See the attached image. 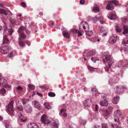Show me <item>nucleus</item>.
Returning a JSON list of instances; mask_svg holds the SVG:
<instances>
[{"mask_svg": "<svg viewBox=\"0 0 128 128\" xmlns=\"http://www.w3.org/2000/svg\"><path fill=\"white\" fill-rule=\"evenodd\" d=\"M83 28L86 32V34L88 36H91L92 34V32L90 30L88 31L89 29V26L88 24L86 22L84 21L82 22L79 27L80 30L82 32V28Z\"/></svg>", "mask_w": 128, "mask_h": 128, "instance_id": "obj_1", "label": "nucleus"}, {"mask_svg": "<svg viewBox=\"0 0 128 128\" xmlns=\"http://www.w3.org/2000/svg\"><path fill=\"white\" fill-rule=\"evenodd\" d=\"M96 53V51L94 50L90 51L86 50L84 51L83 54V58L86 61L88 60L90 56L94 55Z\"/></svg>", "mask_w": 128, "mask_h": 128, "instance_id": "obj_2", "label": "nucleus"}, {"mask_svg": "<svg viewBox=\"0 0 128 128\" xmlns=\"http://www.w3.org/2000/svg\"><path fill=\"white\" fill-rule=\"evenodd\" d=\"M24 31H25L26 33L28 34H30V30L27 29H26L23 26H20L18 31L21 38H23V39L26 38V36L24 32Z\"/></svg>", "mask_w": 128, "mask_h": 128, "instance_id": "obj_3", "label": "nucleus"}, {"mask_svg": "<svg viewBox=\"0 0 128 128\" xmlns=\"http://www.w3.org/2000/svg\"><path fill=\"white\" fill-rule=\"evenodd\" d=\"M14 102L11 101L8 104L7 108V111L8 113L10 116H12L14 114V110L13 104Z\"/></svg>", "mask_w": 128, "mask_h": 128, "instance_id": "obj_4", "label": "nucleus"}, {"mask_svg": "<svg viewBox=\"0 0 128 128\" xmlns=\"http://www.w3.org/2000/svg\"><path fill=\"white\" fill-rule=\"evenodd\" d=\"M118 37L116 34H113L112 35L110 38L109 42L110 44H113L116 42Z\"/></svg>", "mask_w": 128, "mask_h": 128, "instance_id": "obj_5", "label": "nucleus"}, {"mask_svg": "<svg viewBox=\"0 0 128 128\" xmlns=\"http://www.w3.org/2000/svg\"><path fill=\"white\" fill-rule=\"evenodd\" d=\"M41 122L45 124H48L50 122L49 119L46 117L45 114H43L41 118Z\"/></svg>", "mask_w": 128, "mask_h": 128, "instance_id": "obj_6", "label": "nucleus"}, {"mask_svg": "<svg viewBox=\"0 0 128 128\" xmlns=\"http://www.w3.org/2000/svg\"><path fill=\"white\" fill-rule=\"evenodd\" d=\"M10 47L7 46H4L1 48V52L3 54H6L10 50Z\"/></svg>", "mask_w": 128, "mask_h": 128, "instance_id": "obj_7", "label": "nucleus"}, {"mask_svg": "<svg viewBox=\"0 0 128 128\" xmlns=\"http://www.w3.org/2000/svg\"><path fill=\"white\" fill-rule=\"evenodd\" d=\"M126 88H127L126 87H122L121 86H118L116 87V92L118 93H120L122 92L124 90V89H126Z\"/></svg>", "mask_w": 128, "mask_h": 128, "instance_id": "obj_8", "label": "nucleus"}, {"mask_svg": "<svg viewBox=\"0 0 128 128\" xmlns=\"http://www.w3.org/2000/svg\"><path fill=\"white\" fill-rule=\"evenodd\" d=\"M101 112L102 115L104 116H106L108 115L110 112L108 110L103 109L101 111Z\"/></svg>", "mask_w": 128, "mask_h": 128, "instance_id": "obj_9", "label": "nucleus"}, {"mask_svg": "<svg viewBox=\"0 0 128 128\" xmlns=\"http://www.w3.org/2000/svg\"><path fill=\"white\" fill-rule=\"evenodd\" d=\"M115 117L116 118L118 119L120 118L122 115V112L121 111L119 110H117L114 113Z\"/></svg>", "mask_w": 128, "mask_h": 128, "instance_id": "obj_10", "label": "nucleus"}, {"mask_svg": "<svg viewBox=\"0 0 128 128\" xmlns=\"http://www.w3.org/2000/svg\"><path fill=\"white\" fill-rule=\"evenodd\" d=\"M108 18L111 20H114L116 18V15L115 13H112L108 15Z\"/></svg>", "mask_w": 128, "mask_h": 128, "instance_id": "obj_11", "label": "nucleus"}, {"mask_svg": "<svg viewBox=\"0 0 128 128\" xmlns=\"http://www.w3.org/2000/svg\"><path fill=\"white\" fill-rule=\"evenodd\" d=\"M33 103L34 104V107L36 108L39 110H40L41 109V106L38 102L36 101H34L33 102Z\"/></svg>", "mask_w": 128, "mask_h": 128, "instance_id": "obj_12", "label": "nucleus"}, {"mask_svg": "<svg viewBox=\"0 0 128 128\" xmlns=\"http://www.w3.org/2000/svg\"><path fill=\"white\" fill-rule=\"evenodd\" d=\"M60 115L62 116L64 118L66 117L67 115L66 110L64 109L61 110L60 113Z\"/></svg>", "mask_w": 128, "mask_h": 128, "instance_id": "obj_13", "label": "nucleus"}, {"mask_svg": "<svg viewBox=\"0 0 128 128\" xmlns=\"http://www.w3.org/2000/svg\"><path fill=\"white\" fill-rule=\"evenodd\" d=\"M28 128H38V126L36 124L31 123L28 125Z\"/></svg>", "mask_w": 128, "mask_h": 128, "instance_id": "obj_14", "label": "nucleus"}, {"mask_svg": "<svg viewBox=\"0 0 128 128\" xmlns=\"http://www.w3.org/2000/svg\"><path fill=\"white\" fill-rule=\"evenodd\" d=\"M22 39H23L21 38L20 36V37L18 38L19 45L20 46L22 47H24L25 45V43L22 41L21 40Z\"/></svg>", "mask_w": 128, "mask_h": 128, "instance_id": "obj_15", "label": "nucleus"}, {"mask_svg": "<svg viewBox=\"0 0 128 128\" xmlns=\"http://www.w3.org/2000/svg\"><path fill=\"white\" fill-rule=\"evenodd\" d=\"M119 97L118 96H114L112 100L113 103L114 104H117L119 101Z\"/></svg>", "mask_w": 128, "mask_h": 128, "instance_id": "obj_16", "label": "nucleus"}, {"mask_svg": "<svg viewBox=\"0 0 128 128\" xmlns=\"http://www.w3.org/2000/svg\"><path fill=\"white\" fill-rule=\"evenodd\" d=\"M109 3V4H107L106 7V8L107 10H112L114 8V7L113 6V4H112L110 3V2Z\"/></svg>", "mask_w": 128, "mask_h": 128, "instance_id": "obj_17", "label": "nucleus"}, {"mask_svg": "<svg viewBox=\"0 0 128 128\" xmlns=\"http://www.w3.org/2000/svg\"><path fill=\"white\" fill-rule=\"evenodd\" d=\"M18 117L19 118L21 122H24L27 119L26 117L22 116V114H20L18 115Z\"/></svg>", "mask_w": 128, "mask_h": 128, "instance_id": "obj_18", "label": "nucleus"}, {"mask_svg": "<svg viewBox=\"0 0 128 128\" xmlns=\"http://www.w3.org/2000/svg\"><path fill=\"white\" fill-rule=\"evenodd\" d=\"M26 111L28 112H30L32 111V107L29 105L25 107Z\"/></svg>", "mask_w": 128, "mask_h": 128, "instance_id": "obj_19", "label": "nucleus"}, {"mask_svg": "<svg viewBox=\"0 0 128 128\" xmlns=\"http://www.w3.org/2000/svg\"><path fill=\"white\" fill-rule=\"evenodd\" d=\"M124 61L121 60L120 61L118 62L116 66H117L120 68L123 67L125 65L124 64Z\"/></svg>", "mask_w": 128, "mask_h": 128, "instance_id": "obj_20", "label": "nucleus"}, {"mask_svg": "<svg viewBox=\"0 0 128 128\" xmlns=\"http://www.w3.org/2000/svg\"><path fill=\"white\" fill-rule=\"evenodd\" d=\"M122 52H124V53L128 54V46H125L124 48H123L121 50Z\"/></svg>", "mask_w": 128, "mask_h": 128, "instance_id": "obj_21", "label": "nucleus"}, {"mask_svg": "<svg viewBox=\"0 0 128 128\" xmlns=\"http://www.w3.org/2000/svg\"><path fill=\"white\" fill-rule=\"evenodd\" d=\"M105 57L106 62L105 60H103V62L104 64L106 62L110 61L111 58V56L110 55H106L105 56Z\"/></svg>", "mask_w": 128, "mask_h": 128, "instance_id": "obj_22", "label": "nucleus"}, {"mask_svg": "<svg viewBox=\"0 0 128 128\" xmlns=\"http://www.w3.org/2000/svg\"><path fill=\"white\" fill-rule=\"evenodd\" d=\"M90 100L89 99H87L84 102V106L87 107L90 105Z\"/></svg>", "mask_w": 128, "mask_h": 128, "instance_id": "obj_23", "label": "nucleus"}, {"mask_svg": "<svg viewBox=\"0 0 128 128\" xmlns=\"http://www.w3.org/2000/svg\"><path fill=\"white\" fill-rule=\"evenodd\" d=\"M108 104V102L106 100L100 101V105L102 106H107Z\"/></svg>", "mask_w": 128, "mask_h": 128, "instance_id": "obj_24", "label": "nucleus"}, {"mask_svg": "<svg viewBox=\"0 0 128 128\" xmlns=\"http://www.w3.org/2000/svg\"><path fill=\"white\" fill-rule=\"evenodd\" d=\"M0 86H4V87L7 88L8 89V90H10L11 89V87L10 86L8 85L7 84H5L4 85L1 82L0 83Z\"/></svg>", "mask_w": 128, "mask_h": 128, "instance_id": "obj_25", "label": "nucleus"}, {"mask_svg": "<svg viewBox=\"0 0 128 128\" xmlns=\"http://www.w3.org/2000/svg\"><path fill=\"white\" fill-rule=\"evenodd\" d=\"M90 40L93 42H95L97 41L99 42L100 40L97 36H95L94 37L90 39Z\"/></svg>", "mask_w": 128, "mask_h": 128, "instance_id": "obj_26", "label": "nucleus"}, {"mask_svg": "<svg viewBox=\"0 0 128 128\" xmlns=\"http://www.w3.org/2000/svg\"><path fill=\"white\" fill-rule=\"evenodd\" d=\"M124 31L122 32V34H126L128 33V27L125 25L124 26Z\"/></svg>", "mask_w": 128, "mask_h": 128, "instance_id": "obj_27", "label": "nucleus"}, {"mask_svg": "<svg viewBox=\"0 0 128 128\" xmlns=\"http://www.w3.org/2000/svg\"><path fill=\"white\" fill-rule=\"evenodd\" d=\"M92 94L95 96H97L98 94V92L96 89L95 88H92Z\"/></svg>", "mask_w": 128, "mask_h": 128, "instance_id": "obj_28", "label": "nucleus"}, {"mask_svg": "<svg viewBox=\"0 0 128 128\" xmlns=\"http://www.w3.org/2000/svg\"><path fill=\"white\" fill-rule=\"evenodd\" d=\"M109 84L112 87L115 85V83L114 81V80L112 79H110L109 81Z\"/></svg>", "mask_w": 128, "mask_h": 128, "instance_id": "obj_29", "label": "nucleus"}, {"mask_svg": "<svg viewBox=\"0 0 128 128\" xmlns=\"http://www.w3.org/2000/svg\"><path fill=\"white\" fill-rule=\"evenodd\" d=\"M63 34L64 36L67 38H70V36L68 32L66 31L63 32Z\"/></svg>", "mask_w": 128, "mask_h": 128, "instance_id": "obj_30", "label": "nucleus"}, {"mask_svg": "<svg viewBox=\"0 0 128 128\" xmlns=\"http://www.w3.org/2000/svg\"><path fill=\"white\" fill-rule=\"evenodd\" d=\"M17 110H22L23 109V107L20 104H17Z\"/></svg>", "mask_w": 128, "mask_h": 128, "instance_id": "obj_31", "label": "nucleus"}, {"mask_svg": "<svg viewBox=\"0 0 128 128\" xmlns=\"http://www.w3.org/2000/svg\"><path fill=\"white\" fill-rule=\"evenodd\" d=\"M8 42L9 40L7 38L6 36H4L3 37V44L8 43Z\"/></svg>", "mask_w": 128, "mask_h": 128, "instance_id": "obj_32", "label": "nucleus"}, {"mask_svg": "<svg viewBox=\"0 0 128 128\" xmlns=\"http://www.w3.org/2000/svg\"><path fill=\"white\" fill-rule=\"evenodd\" d=\"M3 123L5 124V126L6 128H11L10 125H9V122L6 120H4Z\"/></svg>", "mask_w": 128, "mask_h": 128, "instance_id": "obj_33", "label": "nucleus"}, {"mask_svg": "<svg viewBox=\"0 0 128 128\" xmlns=\"http://www.w3.org/2000/svg\"><path fill=\"white\" fill-rule=\"evenodd\" d=\"M119 124V123L118 122H117L116 124H112L111 125L112 127L113 128H122L118 126Z\"/></svg>", "mask_w": 128, "mask_h": 128, "instance_id": "obj_34", "label": "nucleus"}, {"mask_svg": "<svg viewBox=\"0 0 128 128\" xmlns=\"http://www.w3.org/2000/svg\"><path fill=\"white\" fill-rule=\"evenodd\" d=\"M44 105L45 108L48 110L51 108V107L50 105L49 102H46L44 104Z\"/></svg>", "mask_w": 128, "mask_h": 128, "instance_id": "obj_35", "label": "nucleus"}, {"mask_svg": "<svg viewBox=\"0 0 128 128\" xmlns=\"http://www.w3.org/2000/svg\"><path fill=\"white\" fill-rule=\"evenodd\" d=\"M115 30L116 32H120L122 31V29L117 24L116 26Z\"/></svg>", "mask_w": 128, "mask_h": 128, "instance_id": "obj_36", "label": "nucleus"}, {"mask_svg": "<svg viewBox=\"0 0 128 128\" xmlns=\"http://www.w3.org/2000/svg\"><path fill=\"white\" fill-rule=\"evenodd\" d=\"M122 43L123 44L128 43V36H126V38L122 41Z\"/></svg>", "mask_w": 128, "mask_h": 128, "instance_id": "obj_37", "label": "nucleus"}, {"mask_svg": "<svg viewBox=\"0 0 128 128\" xmlns=\"http://www.w3.org/2000/svg\"><path fill=\"white\" fill-rule=\"evenodd\" d=\"M0 92L2 95L4 96L6 93V90L4 88H2L0 90Z\"/></svg>", "mask_w": 128, "mask_h": 128, "instance_id": "obj_38", "label": "nucleus"}, {"mask_svg": "<svg viewBox=\"0 0 128 128\" xmlns=\"http://www.w3.org/2000/svg\"><path fill=\"white\" fill-rule=\"evenodd\" d=\"M99 10V8L98 7L95 6L92 9V11L95 12H98Z\"/></svg>", "mask_w": 128, "mask_h": 128, "instance_id": "obj_39", "label": "nucleus"}, {"mask_svg": "<svg viewBox=\"0 0 128 128\" xmlns=\"http://www.w3.org/2000/svg\"><path fill=\"white\" fill-rule=\"evenodd\" d=\"M28 86L29 88L31 90H33L35 88L34 86L32 84H29L28 85Z\"/></svg>", "mask_w": 128, "mask_h": 128, "instance_id": "obj_40", "label": "nucleus"}, {"mask_svg": "<svg viewBox=\"0 0 128 128\" xmlns=\"http://www.w3.org/2000/svg\"><path fill=\"white\" fill-rule=\"evenodd\" d=\"M79 121L80 123L82 124H85L86 123V121L84 120H82L80 118Z\"/></svg>", "mask_w": 128, "mask_h": 128, "instance_id": "obj_41", "label": "nucleus"}, {"mask_svg": "<svg viewBox=\"0 0 128 128\" xmlns=\"http://www.w3.org/2000/svg\"><path fill=\"white\" fill-rule=\"evenodd\" d=\"M102 128H109L108 125L105 123H102L101 124Z\"/></svg>", "mask_w": 128, "mask_h": 128, "instance_id": "obj_42", "label": "nucleus"}, {"mask_svg": "<svg viewBox=\"0 0 128 128\" xmlns=\"http://www.w3.org/2000/svg\"><path fill=\"white\" fill-rule=\"evenodd\" d=\"M121 19L122 21L124 23L126 22L128 20L127 18L125 17L121 18Z\"/></svg>", "mask_w": 128, "mask_h": 128, "instance_id": "obj_43", "label": "nucleus"}, {"mask_svg": "<svg viewBox=\"0 0 128 128\" xmlns=\"http://www.w3.org/2000/svg\"><path fill=\"white\" fill-rule=\"evenodd\" d=\"M110 2L112 3V4H113L116 6H117L118 5V2L117 1H116V0L111 1L109 2V3H110Z\"/></svg>", "mask_w": 128, "mask_h": 128, "instance_id": "obj_44", "label": "nucleus"}, {"mask_svg": "<svg viewBox=\"0 0 128 128\" xmlns=\"http://www.w3.org/2000/svg\"><path fill=\"white\" fill-rule=\"evenodd\" d=\"M55 94L53 92H50L48 93V95L51 97H54L55 96Z\"/></svg>", "mask_w": 128, "mask_h": 128, "instance_id": "obj_45", "label": "nucleus"}, {"mask_svg": "<svg viewBox=\"0 0 128 128\" xmlns=\"http://www.w3.org/2000/svg\"><path fill=\"white\" fill-rule=\"evenodd\" d=\"M100 15L101 17L100 19V21L101 24H103L105 23V22L104 20H102L103 18L101 14H100Z\"/></svg>", "mask_w": 128, "mask_h": 128, "instance_id": "obj_46", "label": "nucleus"}, {"mask_svg": "<svg viewBox=\"0 0 128 128\" xmlns=\"http://www.w3.org/2000/svg\"><path fill=\"white\" fill-rule=\"evenodd\" d=\"M88 68L89 70L91 71H92L94 70L96 68H93L90 66H88Z\"/></svg>", "mask_w": 128, "mask_h": 128, "instance_id": "obj_47", "label": "nucleus"}, {"mask_svg": "<svg viewBox=\"0 0 128 128\" xmlns=\"http://www.w3.org/2000/svg\"><path fill=\"white\" fill-rule=\"evenodd\" d=\"M28 100L27 99H24L22 100V103L24 105L26 104L28 102Z\"/></svg>", "mask_w": 128, "mask_h": 128, "instance_id": "obj_48", "label": "nucleus"}, {"mask_svg": "<svg viewBox=\"0 0 128 128\" xmlns=\"http://www.w3.org/2000/svg\"><path fill=\"white\" fill-rule=\"evenodd\" d=\"M59 124L58 123L54 122L53 124V125L55 127H56V128H58V126Z\"/></svg>", "mask_w": 128, "mask_h": 128, "instance_id": "obj_49", "label": "nucleus"}, {"mask_svg": "<svg viewBox=\"0 0 128 128\" xmlns=\"http://www.w3.org/2000/svg\"><path fill=\"white\" fill-rule=\"evenodd\" d=\"M99 30L100 32H104V28L100 27L99 28Z\"/></svg>", "mask_w": 128, "mask_h": 128, "instance_id": "obj_50", "label": "nucleus"}, {"mask_svg": "<svg viewBox=\"0 0 128 128\" xmlns=\"http://www.w3.org/2000/svg\"><path fill=\"white\" fill-rule=\"evenodd\" d=\"M8 33L10 35H11L13 32V30L12 28H10L8 30Z\"/></svg>", "mask_w": 128, "mask_h": 128, "instance_id": "obj_51", "label": "nucleus"}, {"mask_svg": "<svg viewBox=\"0 0 128 128\" xmlns=\"http://www.w3.org/2000/svg\"><path fill=\"white\" fill-rule=\"evenodd\" d=\"M124 64L125 65L124 66H128V60H126L125 61L124 63Z\"/></svg>", "mask_w": 128, "mask_h": 128, "instance_id": "obj_52", "label": "nucleus"}, {"mask_svg": "<svg viewBox=\"0 0 128 128\" xmlns=\"http://www.w3.org/2000/svg\"><path fill=\"white\" fill-rule=\"evenodd\" d=\"M114 62L112 61H110L108 63V64L109 66V68H110V66L113 64Z\"/></svg>", "mask_w": 128, "mask_h": 128, "instance_id": "obj_53", "label": "nucleus"}, {"mask_svg": "<svg viewBox=\"0 0 128 128\" xmlns=\"http://www.w3.org/2000/svg\"><path fill=\"white\" fill-rule=\"evenodd\" d=\"M72 31L73 32V33H77V32H78V30L74 28L72 29Z\"/></svg>", "mask_w": 128, "mask_h": 128, "instance_id": "obj_54", "label": "nucleus"}, {"mask_svg": "<svg viewBox=\"0 0 128 128\" xmlns=\"http://www.w3.org/2000/svg\"><path fill=\"white\" fill-rule=\"evenodd\" d=\"M91 59L94 62H95L97 60L94 57L92 58Z\"/></svg>", "mask_w": 128, "mask_h": 128, "instance_id": "obj_55", "label": "nucleus"}, {"mask_svg": "<svg viewBox=\"0 0 128 128\" xmlns=\"http://www.w3.org/2000/svg\"><path fill=\"white\" fill-rule=\"evenodd\" d=\"M16 88L18 90H22V88L20 86H18L17 87H16Z\"/></svg>", "mask_w": 128, "mask_h": 128, "instance_id": "obj_56", "label": "nucleus"}, {"mask_svg": "<svg viewBox=\"0 0 128 128\" xmlns=\"http://www.w3.org/2000/svg\"><path fill=\"white\" fill-rule=\"evenodd\" d=\"M108 110L109 112L112 111V108L111 106H108Z\"/></svg>", "mask_w": 128, "mask_h": 128, "instance_id": "obj_57", "label": "nucleus"}, {"mask_svg": "<svg viewBox=\"0 0 128 128\" xmlns=\"http://www.w3.org/2000/svg\"><path fill=\"white\" fill-rule=\"evenodd\" d=\"M122 70H120L118 74L119 76H122Z\"/></svg>", "mask_w": 128, "mask_h": 128, "instance_id": "obj_58", "label": "nucleus"}, {"mask_svg": "<svg viewBox=\"0 0 128 128\" xmlns=\"http://www.w3.org/2000/svg\"><path fill=\"white\" fill-rule=\"evenodd\" d=\"M4 12H5L4 10L0 8V14H3Z\"/></svg>", "mask_w": 128, "mask_h": 128, "instance_id": "obj_59", "label": "nucleus"}, {"mask_svg": "<svg viewBox=\"0 0 128 128\" xmlns=\"http://www.w3.org/2000/svg\"><path fill=\"white\" fill-rule=\"evenodd\" d=\"M94 128H101V127L100 125H96L94 126Z\"/></svg>", "mask_w": 128, "mask_h": 128, "instance_id": "obj_60", "label": "nucleus"}, {"mask_svg": "<svg viewBox=\"0 0 128 128\" xmlns=\"http://www.w3.org/2000/svg\"><path fill=\"white\" fill-rule=\"evenodd\" d=\"M22 6L24 7H25L26 6V5L25 3L24 2H22L21 3Z\"/></svg>", "mask_w": 128, "mask_h": 128, "instance_id": "obj_61", "label": "nucleus"}, {"mask_svg": "<svg viewBox=\"0 0 128 128\" xmlns=\"http://www.w3.org/2000/svg\"><path fill=\"white\" fill-rule=\"evenodd\" d=\"M77 34H78V36H80L82 35V34L79 30H78V32H77Z\"/></svg>", "mask_w": 128, "mask_h": 128, "instance_id": "obj_62", "label": "nucleus"}, {"mask_svg": "<svg viewBox=\"0 0 128 128\" xmlns=\"http://www.w3.org/2000/svg\"><path fill=\"white\" fill-rule=\"evenodd\" d=\"M104 69L107 72H108L109 70V68L107 67L106 66L104 68Z\"/></svg>", "mask_w": 128, "mask_h": 128, "instance_id": "obj_63", "label": "nucleus"}, {"mask_svg": "<svg viewBox=\"0 0 128 128\" xmlns=\"http://www.w3.org/2000/svg\"><path fill=\"white\" fill-rule=\"evenodd\" d=\"M84 0H80V3L81 4H83L84 2Z\"/></svg>", "mask_w": 128, "mask_h": 128, "instance_id": "obj_64", "label": "nucleus"}]
</instances>
